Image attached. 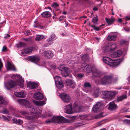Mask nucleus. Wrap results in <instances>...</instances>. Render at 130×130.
<instances>
[{"mask_svg": "<svg viewBox=\"0 0 130 130\" xmlns=\"http://www.w3.org/2000/svg\"><path fill=\"white\" fill-rule=\"evenodd\" d=\"M118 78L112 74L105 75L100 80V84L106 85L116 82Z\"/></svg>", "mask_w": 130, "mask_h": 130, "instance_id": "obj_1", "label": "nucleus"}, {"mask_svg": "<svg viewBox=\"0 0 130 130\" xmlns=\"http://www.w3.org/2000/svg\"><path fill=\"white\" fill-rule=\"evenodd\" d=\"M118 92L115 91H103L101 92V97L103 98L107 99L110 100H111L117 94Z\"/></svg>", "mask_w": 130, "mask_h": 130, "instance_id": "obj_2", "label": "nucleus"}, {"mask_svg": "<svg viewBox=\"0 0 130 130\" xmlns=\"http://www.w3.org/2000/svg\"><path fill=\"white\" fill-rule=\"evenodd\" d=\"M103 61L107 64L115 67L118 66L120 63V59L113 60L108 57H104L103 58Z\"/></svg>", "mask_w": 130, "mask_h": 130, "instance_id": "obj_3", "label": "nucleus"}, {"mask_svg": "<svg viewBox=\"0 0 130 130\" xmlns=\"http://www.w3.org/2000/svg\"><path fill=\"white\" fill-rule=\"evenodd\" d=\"M18 102L20 104L24 105L28 108L30 111L32 113H34L36 108L34 107L30 106L28 101L24 99H18Z\"/></svg>", "mask_w": 130, "mask_h": 130, "instance_id": "obj_4", "label": "nucleus"}, {"mask_svg": "<svg viewBox=\"0 0 130 130\" xmlns=\"http://www.w3.org/2000/svg\"><path fill=\"white\" fill-rule=\"evenodd\" d=\"M52 122L57 123H63L67 122V120L62 116H53L51 118Z\"/></svg>", "mask_w": 130, "mask_h": 130, "instance_id": "obj_5", "label": "nucleus"}, {"mask_svg": "<svg viewBox=\"0 0 130 130\" xmlns=\"http://www.w3.org/2000/svg\"><path fill=\"white\" fill-rule=\"evenodd\" d=\"M16 85V83L14 80L10 79L8 81L7 84H5V86L6 89L9 90L14 87Z\"/></svg>", "mask_w": 130, "mask_h": 130, "instance_id": "obj_6", "label": "nucleus"}, {"mask_svg": "<svg viewBox=\"0 0 130 130\" xmlns=\"http://www.w3.org/2000/svg\"><path fill=\"white\" fill-rule=\"evenodd\" d=\"M103 108V105L98 102L93 107L92 110L94 112H96L102 110Z\"/></svg>", "mask_w": 130, "mask_h": 130, "instance_id": "obj_7", "label": "nucleus"}, {"mask_svg": "<svg viewBox=\"0 0 130 130\" xmlns=\"http://www.w3.org/2000/svg\"><path fill=\"white\" fill-rule=\"evenodd\" d=\"M55 80L56 87L57 88L60 89L63 87L62 80L58 76L55 77Z\"/></svg>", "mask_w": 130, "mask_h": 130, "instance_id": "obj_8", "label": "nucleus"}, {"mask_svg": "<svg viewBox=\"0 0 130 130\" xmlns=\"http://www.w3.org/2000/svg\"><path fill=\"white\" fill-rule=\"evenodd\" d=\"M64 112L67 114H71L73 113L72 107V104L70 103L64 107Z\"/></svg>", "mask_w": 130, "mask_h": 130, "instance_id": "obj_9", "label": "nucleus"}, {"mask_svg": "<svg viewBox=\"0 0 130 130\" xmlns=\"http://www.w3.org/2000/svg\"><path fill=\"white\" fill-rule=\"evenodd\" d=\"M60 96L62 100L66 103H69L71 100L70 97L67 94L64 93L61 94Z\"/></svg>", "mask_w": 130, "mask_h": 130, "instance_id": "obj_10", "label": "nucleus"}, {"mask_svg": "<svg viewBox=\"0 0 130 130\" xmlns=\"http://www.w3.org/2000/svg\"><path fill=\"white\" fill-rule=\"evenodd\" d=\"M116 47V43H108L105 47V49L107 51H113Z\"/></svg>", "mask_w": 130, "mask_h": 130, "instance_id": "obj_11", "label": "nucleus"}, {"mask_svg": "<svg viewBox=\"0 0 130 130\" xmlns=\"http://www.w3.org/2000/svg\"><path fill=\"white\" fill-rule=\"evenodd\" d=\"M28 59L31 61L36 63H38L40 60L39 56L36 55L29 56Z\"/></svg>", "mask_w": 130, "mask_h": 130, "instance_id": "obj_12", "label": "nucleus"}, {"mask_svg": "<svg viewBox=\"0 0 130 130\" xmlns=\"http://www.w3.org/2000/svg\"><path fill=\"white\" fill-rule=\"evenodd\" d=\"M108 109L110 111H115L118 108V107L115 102L113 101L109 104Z\"/></svg>", "mask_w": 130, "mask_h": 130, "instance_id": "obj_13", "label": "nucleus"}, {"mask_svg": "<svg viewBox=\"0 0 130 130\" xmlns=\"http://www.w3.org/2000/svg\"><path fill=\"white\" fill-rule=\"evenodd\" d=\"M66 82L67 85L73 89L75 88L76 84L71 79H67L65 81Z\"/></svg>", "mask_w": 130, "mask_h": 130, "instance_id": "obj_14", "label": "nucleus"}, {"mask_svg": "<svg viewBox=\"0 0 130 130\" xmlns=\"http://www.w3.org/2000/svg\"><path fill=\"white\" fill-rule=\"evenodd\" d=\"M74 109L75 111L77 112H82L83 111L82 107L76 103H74Z\"/></svg>", "mask_w": 130, "mask_h": 130, "instance_id": "obj_15", "label": "nucleus"}, {"mask_svg": "<svg viewBox=\"0 0 130 130\" xmlns=\"http://www.w3.org/2000/svg\"><path fill=\"white\" fill-rule=\"evenodd\" d=\"M83 66L84 68L83 69H84V71H86L87 73H89L91 71L92 72V71H93L91 66L88 64H85Z\"/></svg>", "mask_w": 130, "mask_h": 130, "instance_id": "obj_16", "label": "nucleus"}, {"mask_svg": "<svg viewBox=\"0 0 130 130\" xmlns=\"http://www.w3.org/2000/svg\"><path fill=\"white\" fill-rule=\"evenodd\" d=\"M8 101L3 96H0V105H3L5 106L7 105Z\"/></svg>", "mask_w": 130, "mask_h": 130, "instance_id": "obj_17", "label": "nucleus"}, {"mask_svg": "<svg viewBox=\"0 0 130 130\" xmlns=\"http://www.w3.org/2000/svg\"><path fill=\"white\" fill-rule=\"evenodd\" d=\"M34 49L33 47H29L26 48L24 49L22 51V53L24 54H27L31 53Z\"/></svg>", "mask_w": 130, "mask_h": 130, "instance_id": "obj_18", "label": "nucleus"}, {"mask_svg": "<svg viewBox=\"0 0 130 130\" xmlns=\"http://www.w3.org/2000/svg\"><path fill=\"white\" fill-rule=\"evenodd\" d=\"M27 85L30 88L33 89H36L38 87V84L35 83L29 82L27 83Z\"/></svg>", "mask_w": 130, "mask_h": 130, "instance_id": "obj_19", "label": "nucleus"}, {"mask_svg": "<svg viewBox=\"0 0 130 130\" xmlns=\"http://www.w3.org/2000/svg\"><path fill=\"white\" fill-rule=\"evenodd\" d=\"M67 68L64 67L62 68V70H60L62 71V74L63 76L66 77L68 76L70 73V72L68 70L66 69Z\"/></svg>", "mask_w": 130, "mask_h": 130, "instance_id": "obj_20", "label": "nucleus"}, {"mask_svg": "<svg viewBox=\"0 0 130 130\" xmlns=\"http://www.w3.org/2000/svg\"><path fill=\"white\" fill-rule=\"evenodd\" d=\"M34 98L37 100H41L43 98V96L41 93L39 92L36 93L34 94Z\"/></svg>", "mask_w": 130, "mask_h": 130, "instance_id": "obj_21", "label": "nucleus"}, {"mask_svg": "<svg viewBox=\"0 0 130 130\" xmlns=\"http://www.w3.org/2000/svg\"><path fill=\"white\" fill-rule=\"evenodd\" d=\"M44 54L45 57L48 58H51L53 56L52 52L48 50L45 51Z\"/></svg>", "mask_w": 130, "mask_h": 130, "instance_id": "obj_22", "label": "nucleus"}, {"mask_svg": "<svg viewBox=\"0 0 130 130\" xmlns=\"http://www.w3.org/2000/svg\"><path fill=\"white\" fill-rule=\"evenodd\" d=\"M41 16L44 18H48L51 16V12L48 11H45L41 13Z\"/></svg>", "mask_w": 130, "mask_h": 130, "instance_id": "obj_23", "label": "nucleus"}, {"mask_svg": "<svg viewBox=\"0 0 130 130\" xmlns=\"http://www.w3.org/2000/svg\"><path fill=\"white\" fill-rule=\"evenodd\" d=\"M15 94L17 97L21 98H24L26 95V94L23 91L16 92Z\"/></svg>", "mask_w": 130, "mask_h": 130, "instance_id": "obj_24", "label": "nucleus"}, {"mask_svg": "<svg viewBox=\"0 0 130 130\" xmlns=\"http://www.w3.org/2000/svg\"><path fill=\"white\" fill-rule=\"evenodd\" d=\"M7 68L9 70H12L13 71H16V70L14 66L12 65L9 62H7Z\"/></svg>", "mask_w": 130, "mask_h": 130, "instance_id": "obj_25", "label": "nucleus"}, {"mask_svg": "<svg viewBox=\"0 0 130 130\" xmlns=\"http://www.w3.org/2000/svg\"><path fill=\"white\" fill-rule=\"evenodd\" d=\"M112 17H111V19L105 18V20L109 25L113 24L115 21V19L114 18H112Z\"/></svg>", "mask_w": 130, "mask_h": 130, "instance_id": "obj_26", "label": "nucleus"}, {"mask_svg": "<svg viewBox=\"0 0 130 130\" xmlns=\"http://www.w3.org/2000/svg\"><path fill=\"white\" fill-rule=\"evenodd\" d=\"M46 101H38L34 100H33V102L35 105H37L42 106L45 104V102Z\"/></svg>", "mask_w": 130, "mask_h": 130, "instance_id": "obj_27", "label": "nucleus"}, {"mask_svg": "<svg viewBox=\"0 0 130 130\" xmlns=\"http://www.w3.org/2000/svg\"><path fill=\"white\" fill-rule=\"evenodd\" d=\"M117 38V35H109L107 37V40L109 41L115 40Z\"/></svg>", "mask_w": 130, "mask_h": 130, "instance_id": "obj_28", "label": "nucleus"}, {"mask_svg": "<svg viewBox=\"0 0 130 130\" xmlns=\"http://www.w3.org/2000/svg\"><path fill=\"white\" fill-rule=\"evenodd\" d=\"M127 98L126 95H123L119 97H118L116 101L117 102H119L122 101L123 99Z\"/></svg>", "mask_w": 130, "mask_h": 130, "instance_id": "obj_29", "label": "nucleus"}, {"mask_svg": "<svg viewBox=\"0 0 130 130\" xmlns=\"http://www.w3.org/2000/svg\"><path fill=\"white\" fill-rule=\"evenodd\" d=\"M92 73L93 76L95 77H99L100 76V72L96 69L94 71H92Z\"/></svg>", "mask_w": 130, "mask_h": 130, "instance_id": "obj_30", "label": "nucleus"}, {"mask_svg": "<svg viewBox=\"0 0 130 130\" xmlns=\"http://www.w3.org/2000/svg\"><path fill=\"white\" fill-rule=\"evenodd\" d=\"M19 82V85L21 87H22L24 85V79L22 77H20L18 80Z\"/></svg>", "mask_w": 130, "mask_h": 130, "instance_id": "obj_31", "label": "nucleus"}, {"mask_svg": "<svg viewBox=\"0 0 130 130\" xmlns=\"http://www.w3.org/2000/svg\"><path fill=\"white\" fill-rule=\"evenodd\" d=\"M99 92V89L98 88L95 89L93 93V96L95 98L98 97Z\"/></svg>", "mask_w": 130, "mask_h": 130, "instance_id": "obj_32", "label": "nucleus"}, {"mask_svg": "<svg viewBox=\"0 0 130 130\" xmlns=\"http://www.w3.org/2000/svg\"><path fill=\"white\" fill-rule=\"evenodd\" d=\"M44 36L42 35H38L36 36L35 39L36 41H39L43 39Z\"/></svg>", "mask_w": 130, "mask_h": 130, "instance_id": "obj_33", "label": "nucleus"}, {"mask_svg": "<svg viewBox=\"0 0 130 130\" xmlns=\"http://www.w3.org/2000/svg\"><path fill=\"white\" fill-rule=\"evenodd\" d=\"M12 120L15 123H18L19 124H22L23 123L22 120L20 119H17L15 118H13Z\"/></svg>", "mask_w": 130, "mask_h": 130, "instance_id": "obj_34", "label": "nucleus"}, {"mask_svg": "<svg viewBox=\"0 0 130 130\" xmlns=\"http://www.w3.org/2000/svg\"><path fill=\"white\" fill-rule=\"evenodd\" d=\"M35 111L34 113L38 115L40 114L41 112V111L40 109L38 108H36Z\"/></svg>", "mask_w": 130, "mask_h": 130, "instance_id": "obj_35", "label": "nucleus"}, {"mask_svg": "<svg viewBox=\"0 0 130 130\" xmlns=\"http://www.w3.org/2000/svg\"><path fill=\"white\" fill-rule=\"evenodd\" d=\"M84 86L86 88H90L91 86V85L89 83L85 82L84 83Z\"/></svg>", "mask_w": 130, "mask_h": 130, "instance_id": "obj_36", "label": "nucleus"}, {"mask_svg": "<svg viewBox=\"0 0 130 130\" xmlns=\"http://www.w3.org/2000/svg\"><path fill=\"white\" fill-rule=\"evenodd\" d=\"M1 113L4 114H7L9 113V110L6 109V108H4L3 110L1 112Z\"/></svg>", "mask_w": 130, "mask_h": 130, "instance_id": "obj_37", "label": "nucleus"}, {"mask_svg": "<svg viewBox=\"0 0 130 130\" xmlns=\"http://www.w3.org/2000/svg\"><path fill=\"white\" fill-rule=\"evenodd\" d=\"M117 55H118V57H120L121 55L122 54V52L121 50H119L116 52Z\"/></svg>", "mask_w": 130, "mask_h": 130, "instance_id": "obj_38", "label": "nucleus"}, {"mask_svg": "<svg viewBox=\"0 0 130 130\" xmlns=\"http://www.w3.org/2000/svg\"><path fill=\"white\" fill-rule=\"evenodd\" d=\"M53 40H52V39L49 38L47 40V43L48 45H51L52 44L53 42Z\"/></svg>", "mask_w": 130, "mask_h": 130, "instance_id": "obj_39", "label": "nucleus"}, {"mask_svg": "<svg viewBox=\"0 0 130 130\" xmlns=\"http://www.w3.org/2000/svg\"><path fill=\"white\" fill-rule=\"evenodd\" d=\"M98 21V19L97 17H94L93 18L92 22L95 24H96Z\"/></svg>", "mask_w": 130, "mask_h": 130, "instance_id": "obj_40", "label": "nucleus"}, {"mask_svg": "<svg viewBox=\"0 0 130 130\" xmlns=\"http://www.w3.org/2000/svg\"><path fill=\"white\" fill-rule=\"evenodd\" d=\"M25 45V43L22 42H20L18 46L19 47H23Z\"/></svg>", "mask_w": 130, "mask_h": 130, "instance_id": "obj_41", "label": "nucleus"}, {"mask_svg": "<svg viewBox=\"0 0 130 130\" xmlns=\"http://www.w3.org/2000/svg\"><path fill=\"white\" fill-rule=\"evenodd\" d=\"M102 114L103 113H101L96 115L95 116V118L96 119H98L104 117V116Z\"/></svg>", "mask_w": 130, "mask_h": 130, "instance_id": "obj_42", "label": "nucleus"}, {"mask_svg": "<svg viewBox=\"0 0 130 130\" xmlns=\"http://www.w3.org/2000/svg\"><path fill=\"white\" fill-rule=\"evenodd\" d=\"M111 56L113 58H115L118 57V55H117L116 52L113 53L111 55Z\"/></svg>", "mask_w": 130, "mask_h": 130, "instance_id": "obj_43", "label": "nucleus"}, {"mask_svg": "<svg viewBox=\"0 0 130 130\" xmlns=\"http://www.w3.org/2000/svg\"><path fill=\"white\" fill-rule=\"evenodd\" d=\"M91 27L93 28L96 31H99L100 30V29H99L98 27H95L94 25H91Z\"/></svg>", "mask_w": 130, "mask_h": 130, "instance_id": "obj_44", "label": "nucleus"}, {"mask_svg": "<svg viewBox=\"0 0 130 130\" xmlns=\"http://www.w3.org/2000/svg\"><path fill=\"white\" fill-rule=\"evenodd\" d=\"M26 118L28 120H31L34 118V117L32 116H26Z\"/></svg>", "mask_w": 130, "mask_h": 130, "instance_id": "obj_45", "label": "nucleus"}, {"mask_svg": "<svg viewBox=\"0 0 130 130\" xmlns=\"http://www.w3.org/2000/svg\"><path fill=\"white\" fill-rule=\"evenodd\" d=\"M52 7H53L54 8L58 7L59 6V5L56 3L54 2L51 6Z\"/></svg>", "mask_w": 130, "mask_h": 130, "instance_id": "obj_46", "label": "nucleus"}, {"mask_svg": "<svg viewBox=\"0 0 130 130\" xmlns=\"http://www.w3.org/2000/svg\"><path fill=\"white\" fill-rule=\"evenodd\" d=\"M84 76V74L81 73H79L77 75V76L80 78H82Z\"/></svg>", "mask_w": 130, "mask_h": 130, "instance_id": "obj_47", "label": "nucleus"}, {"mask_svg": "<svg viewBox=\"0 0 130 130\" xmlns=\"http://www.w3.org/2000/svg\"><path fill=\"white\" fill-rule=\"evenodd\" d=\"M123 122L126 123L128 125H130V120L125 119L123 121Z\"/></svg>", "mask_w": 130, "mask_h": 130, "instance_id": "obj_48", "label": "nucleus"}, {"mask_svg": "<svg viewBox=\"0 0 130 130\" xmlns=\"http://www.w3.org/2000/svg\"><path fill=\"white\" fill-rule=\"evenodd\" d=\"M25 35L26 36H28L30 34V31L29 30L26 31L24 32Z\"/></svg>", "mask_w": 130, "mask_h": 130, "instance_id": "obj_49", "label": "nucleus"}, {"mask_svg": "<svg viewBox=\"0 0 130 130\" xmlns=\"http://www.w3.org/2000/svg\"><path fill=\"white\" fill-rule=\"evenodd\" d=\"M55 37V35L54 34L52 33L51 34L49 38L51 39H52V40H53V39Z\"/></svg>", "mask_w": 130, "mask_h": 130, "instance_id": "obj_50", "label": "nucleus"}, {"mask_svg": "<svg viewBox=\"0 0 130 130\" xmlns=\"http://www.w3.org/2000/svg\"><path fill=\"white\" fill-rule=\"evenodd\" d=\"M2 117L3 119L5 121H9L8 119L5 116L3 115Z\"/></svg>", "mask_w": 130, "mask_h": 130, "instance_id": "obj_51", "label": "nucleus"}, {"mask_svg": "<svg viewBox=\"0 0 130 130\" xmlns=\"http://www.w3.org/2000/svg\"><path fill=\"white\" fill-rule=\"evenodd\" d=\"M65 17L63 16H61L59 19V21H61L62 20L64 19V18Z\"/></svg>", "mask_w": 130, "mask_h": 130, "instance_id": "obj_52", "label": "nucleus"}, {"mask_svg": "<svg viewBox=\"0 0 130 130\" xmlns=\"http://www.w3.org/2000/svg\"><path fill=\"white\" fill-rule=\"evenodd\" d=\"M126 42V41L124 40H122L120 41V43L121 44H125Z\"/></svg>", "mask_w": 130, "mask_h": 130, "instance_id": "obj_53", "label": "nucleus"}, {"mask_svg": "<svg viewBox=\"0 0 130 130\" xmlns=\"http://www.w3.org/2000/svg\"><path fill=\"white\" fill-rule=\"evenodd\" d=\"M7 50V48L5 46H3L2 49V51L3 52H5Z\"/></svg>", "mask_w": 130, "mask_h": 130, "instance_id": "obj_54", "label": "nucleus"}, {"mask_svg": "<svg viewBox=\"0 0 130 130\" xmlns=\"http://www.w3.org/2000/svg\"><path fill=\"white\" fill-rule=\"evenodd\" d=\"M10 37V36L9 35L7 34H6V36L4 37V38L5 39H7Z\"/></svg>", "mask_w": 130, "mask_h": 130, "instance_id": "obj_55", "label": "nucleus"}, {"mask_svg": "<svg viewBox=\"0 0 130 130\" xmlns=\"http://www.w3.org/2000/svg\"><path fill=\"white\" fill-rule=\"evenodd\" d=\"M3 66V64L2 61L0 60V70Z\"/></svg>", "mask_w": 130, "mask_h": 130, "instance_id": "obj_56", "label": "nucleus"}, {"mask_svg": "<svg viewBox=\"0 0 130 130\" xmlns=\"http://www.w3.org/2000/svg\"><path fill=\"white\" fill-rule=\"evenodd\" d=\"M76 124L77 125L76 126V127H78L82 125V123L78 122H77Z\"/></svg>", "mask_w": 130, "mask_h": 130, "instance_id": "obj_57", "label": "nucleus"}, {"mask_svg": "<svg viewBox=\"0 0 130 130\" xmlns=\"http://www.w3.org/2000/svg\"><path fill=\"white\" fill-rule=\"evenodd\" d=\"M104 25H105L104 24H103L102 25H101L99 26L98 27L100 29V30L102 28V26H104Z\"/></svg>", "mask_w": 130, "mask_h": 130, "instance_id": "obj_58", "label": "nucleus"}, {"mask_svg": "<svg viewBox=\"0 0 130 130\" xmlns=\"http://www.w3.org/2000/svg\"><path fill=\"white\" fill-rule=\"evenodd\" d=\"M51 122H52V120H47L46 121V123H51Z\"/></svg>", "mask_w": 130, "mask_h": 130, "instance_id": "obj_59", "label": "nucleus"}, {"mask_svg": "<svg viewBox=\"0 0 130 130\" xmlns=\"http://www.w3.org/2000/svg\"><path fill=\"white\" fill-rule=\"evenodd\" d=\"M93 9L94 11H96L98 10V9L97 7H94L93 8Z\"/></svg>", "mask_w": 130, "mask_h": 130, "instance_id": "obj_60", "label": "nucleus"}, {"mask_svg": "<svg viewBox=\"0 0 130 130\" xmlns=\"http://www.w3.org/2000/svg\"><path fill=\"white\" fill-rule=\"evenodd\" d=\"M118 21L119 22H121L122 21V20L120 18L118 20Z\"/></svg>", "mask_w": 130, "mask_h": 130, "instance_id": "obj_61", "label": "nucleus"}, {"mask_svg": "<svg viewBox=\"0 0 130 130\" xmlns=\"http://www.w3.org/2000/svg\"><path fill=\"white\" fill-rule=\"evenodd\" d=\"M126 20H130V16L129 17H126Z\"/></svg>", "mask_w": 130, "mask_h": 130, "instance_id": "obj_62", "label": "nucleus"}, {"mask_svg": "<svg viewBox=\"0 0 130 130\" xmlns=\"http://www.w3.org/2000/svg\"><path fill=\"white\" fill-rule=\"evenodd\" d=\"M104 123V121H102L99 122V124H100V125L101 124H103Z\"/></svg>", "mask_w": 130, "mask_h": 130, "instance_id": "obj_63", "label": "nucleus"}, {"mask_svg": "<svg viewBox=\"0 0 130 130\" xmlns=\"http://www.w3.org/2000/svg\"><path fill=\"white\" fill-rule=\"evenodd\" d=\"M22 114L24 115H25L26 114V112L23 111L22 112Z\"/></svg>", "mask_w": 130, "mask_h": 130, "instance_id": "obj_64", "label": "nucleus"}]
</instances>
